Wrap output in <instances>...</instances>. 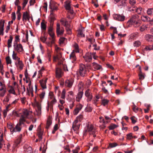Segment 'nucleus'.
<instances>
[{
    "mask_svg": "<svg viewBox=\"0 0 153 153\" xmlns=\"http://www.w3.org/2000/svg\"><path fill=\"white\" fill-rule=\"evenodd\" d=\"M45 94V91H43L42 92V93L39 95L40 98L42 100L44 98V96Z\"/></svg>",
    "mask_w": 153,
    "mask_h": 153,
    "instance_id": "4d7b16f0",
    "label": "nucleus"
},
{
    "mask_svg": "<svg viewBox=\"0 0 153 153\" xmlns=\"http://www.w3.org/2000/svg\"><path fill=\"white\" fill-rule=\"evenodd\" d=\"M13 39L12 36H10L9 39L7 40V46L8 48H10L12 46V42Z\"/></svg>",
    "mask_w": 153,
    "mask_h": 153,
    "instance_id": "c85d7f7f",
    "label": "nucleus"
},
{
    "mask_svg": "<svg viewBox=\"0 0 153 153\" xmlns=\"http://www.w3.org/2000/svg\"><path fill=\"white\" fill-rule=\"evenodd\" d=\"M144 50L146 51H151L153 50V45L146 46L144 48Z\"/></svg>",
    "mask_w": 153,
    "mask_h": 153,
    "instance_id": "09e8293b",
    "label": "nucleus"
},
{
    "mask_svg": "<svg viewBox=\"0 0 153 153\" xmlns=\"http://www.w3.org/2000/svg\"><path fill=\"white\" fill-rule=\"evenodd\" d=\"M52 117L50 116L48 117L47 120V121L46 126V128H48L52 124Z\"/></svg>",
    "mask_w": 153,
    "mask_h": 153,
    "instance_id": "4be33fe9",
    "label": "nucleus"
},
{
    "mask_svg": "<svg viewBox=\"0 0 153 153\" xmlns=\"http://www.w3.org/2000/svg\"><path fill=\"white\" fill-rule=\"evenodd\" d=\"M147 28V25H143L140 27V30L141 31L143 32L146 30Z\"/></svg>",
    "mask_w": 153,
    "mask_h": 153,
    "instance_id": "ea45409f",
    "label": "nucleus"
},
{
    "mask_svg": "<svg viewBox=\"0 0 153 153\" xmlns=\"http://www.w3.org/2000/svg\"><path fill=\"white\" fill-rule=\"evenodd\" d=\"M129 3L131 5H133L135 4L136 3V0H129Z\"/></svg>",
    "mask_w": 153,
    "mask_h": 153,
    "instance_id": "0e129e2a",
    "label": "nucleus"
},
{
    "mask_svg": "<svg viewBox=\"0 0 153 153\" xmlns=\"http://www.w3.org/2000/svg\"><path fill=\"white\" fill-rule=\"evenodd\" d=\"M130 25H132L134 26L135 27H137L140 26V23L137 20L136 21H135L133 23H131Z\"/></svg>",
    "mask_w": 153,
    "mask_h": 153,
    "instance_id": "4c0bfd02",
    "label": "nucleus"
},
{
    "mask_svg": "<svg viewBox=\"0 0 153 153\" xmlns=\"http://www.w3.org/2000/svg\"><path fill=\"white\" fill-rule=\"evenodd\" d=\"M118 127V126L115 124H112L108 126V128L110 130H113Z\"/></svg>",
    "mask_w": 153,
    "mask_h": 153,
    "instance_id": "79ce46f5",
    "label": "nucleus"
},
{
    "mask_svg": "<svg viewBox=\"0 0 153 153\" xmlns=\"http://www.w3.org/2000/svg\"><path fill=\"white\" fill-rule=\"evenodd\" d=\"M4 24V21L1 20L0 22V35L3 36L4 35L3 30Z\"/></svg>",
    "mask_w": 153,
    "mask_h": 153,
    "instance_id": "9b49d317",
    "label": "nucleus"
},
{
    "mask_svg": "<svg viewBox=\"0 0 153 153\" xmlns=\"http://www.w3.org/2000/svg\"><path fill=\"white\" fill-rule=\"evenodd\" d=\"M22 134H20L19 135L18 137L16 139V140L15 141V143L17 145L19 144L22 141Z\"/></svg>",
    "mask_w": 153,
    "mask_h": 153,
    "instance_id": "bb28decb",
    "label": "nucleus"
},
{
    "mask_svg": "<svg viewBox=\"0 0 153 153\" xmlns=\"http://www.w3.org/2000/svg\"><path fill=\"white\" fill-rule=\"evenodd\" d=\"M92 53H87L86 54L83 56V58L86 62H90L92 59Z\"/></svg>",
    "mask_w": 153,
    "mask_h": 153,
    "instance_id": "1a4fd4ad",
    "label": "nucleus"
},
{
    "mask_svg": "<svg viewBox=\"0 0 153 153\" xmlns=\"http://www.w3.org/2000/svg\"><path fill=\"white\" fill-rule=\"evenodd\" d=\"M10 89L8 90V92L10 94H12L15 95H16L14 88L12 86H10L9 87Z\"/></svg>",
    "mask_w": 153,
    "mask_h": 153,
    "instance_id": "473e14b6",
    "label": "nucleus"
},
{
    "mask_svg": "<svg viewBox=\"0 0 153 153\" xmlns=\"http://www.w3.org/2000/svg\"><path fill=\"white\" fill-rule=\"evenodd\" d=\"M113 16L114 19L121 22L123 21L125 18V17L124 15L119 14H114Z\"/></svg>",
    "mask_w": 153,
    "mask_h": 153,
    "instance_id": "39448f33",
    "label": "nucleus"
},
{
    "mask_svg": "<svg viewBox=\"0 0 153 153\" xmlns=\"http://www.w3.org/2000/svg\"><path fill=\"white\" fill-rule=\"evenodd\" d=\"M60 24L59 23H57L56 25V33L57 36H59V35L61 36L63 35L64 32V30L61 29L60 30Z\"/></svg>",
    "mask_w": 153,
    "mask_h": 153,
    "instance_id": "0eeeda50",
    "label": "nucleus"
},
{
    "mask_svg": "<svg viewBox=\"0 0 153 153\" xmlns=\"http://www.w3.org/2000/svg\"><path fill=\"white\" fill-rule=\"evenodd\" d=\"M146 12L148 15L153 16V8H148Z\"/></svg>",
    "mask_w": 153,
    "mask_h": 153,
    "instance_id": "c756f323",
    "label": "nucleus"
},
{
    "mask_svg": "<svg viewBox=\"0 0 153 153\" xmlns=\"http://www.w3.org/2000/svg\"><path fill=\"white\" fill-rule=\"evenodd\" d=\"M66 30L67 31V33L68 34H71L72 33V32L71 31V29L70 27L66 28Z\"/></svg>",
    "mask_w": 153,
    "mask_h": 153,
    "instance_id": "052dcab7",
    "label": "nucleus"
},
{
    "mask_svg": "<svg viewBox=\"0 0 153 153\" xmlns=\"http://www.w3.org/2000/svg\"><path fill=\"white\" fill-rule=\"evenodd\" d=\"M44 20H43L41 23V28L42 30H45L46 29V25L44 23Z\"/></svg>",
    "mask_w": 153,
    "mask_h": 153,
    "instance_id": "e433bc0d",
    "label": "nucleus"
},
{
    "mask_svg": "<svg viewBox=\"0 0 153 153\" xmlns=\"http://www.w3.org/2000/svg\"><path fill=\"white\" fill-rule=\"evenodd\" d=\"M29 113L27 110H24L23 112V114L20 117L19 120V122L15 126L14 128H12L11 130L13 131V132H19L21 130L22 125L24 124L25 121V118L28 117Z\"/></svg>",
    "mask_w": 153,
    "mask_h": 153,
    "instance_id": "f257e3e1",
    "label": "nucleus"
},
{
    "mask_svg": "<svg viewBox=\"0 0 153 153\" xmlns=\"http://www.w3.org/2000/svg\"><path fill=\"white\" fill-rule=\"evenodd\" d=\"M138 18V16L137 15H133L131 17L130 19L127 22V25H129L130 24L133 22L137 21Z\"/></svg>",
    "mask_w": 153,
    "mask_h": 153,
    "instance_id": "423d86ee",
    "label": "nucleus"
},
{
    "mask_svg": "<svg viewBox=\"0 0 153 153\" xmlns=\"http://www.w3.org/2000/svg\"><path fill=\"white\" fill-rule=\"evenodd\" d=\"M6 88L4 83V82H1L0 81V91Z\"/></svg>",
    "mask_w": 153,
    "mask_h": 153,
    "instance_id": "f704fd0d",
    "label": "nucleus"
},
{
    "mask_svg": "<svg viewBox=\"0 0 153 153\" xmlns=\"http://www.w3.org/2000/svg\"><path fill=\"white\" fill-rule=\"evenodd\" d=\"M141 44V42L139 41H135L134 43V47H138Z\"/></svg>",
    "mask_w": 153,
    "mask_h": 153,
    "instance_id": "49530a36",
    "label": "nucleus"
},
{
    "mask_svg": "<svg viewBox=\"0 0 153 153\" xmlns=\"http://www.w3.org/2000/svg\"><path fill=\"white\" fill-rule=\"evenodd\" d=\"M56 77L58 78H60L62 74V69L60 68H57L56 69Z\"/></svg>",
    "mask_w": 153,
    "mask_h": 153,
    "instance_id": "4468645a",
    "label": "nucleus"
},
{
    "mask_svg": "<svg viewBox=\"0 0 153 153\" xmlns=\"http://www.w3.org/2000/svg\"><path fill=\"white\" fill-rule=\"evenodd\" d=\"M20 36L19 35L16 36L15 37V40L13 44L15 43H18V42H20V39H19Z\"/></svg>",
    "mask_w": 153,
    "mask_h": 153,
    "instance_id": "37998d69",
    "label": "nucleus"
},
{
    "mask_svg": "<svg viewBox=\"0 0 153 153\" xmlns=\"http://www.w3.org/2000/svg\"><path fill=\"white\" fill-rule=\"evenodd\" d=\"M142 20L144 22H151V19L146 16H143L141 17Z\"/></svg>",
    "mask_w": 153,
    "mask_h": 153,
    "instance_id": "393cba45",
    "label": "nucleus"
},
{
    "mask_svg": "<svg viewBox=\"0 0 153 153\" xmlns=\"http://www.w3.org/2000/svg\"><path fill=\"white\" fill-rule=\"evenodd\" d=\"M70 59L72 60V62H74L76 60V58L75 56V51L74 50L72 52L71 54L70 55Z\"/></svg>",
    "mask_w": 153,
    "mask_h": 153,
    "instance_id": "b1692460",
    "label": "nucleus"
},
{
    "mask_svg": "<svg viewBox=\"0 0 153 153\" xmlns=\"http://www.w3.org/2000/svg\"><path fill=\"white\" fill-rule=\"evenodd\" d=\"M29 19L30 16L27 11L24 12L23 14V21H25L27 20H29Z\"/></svg>",
    "mask_w": 153,
    "mask_h": 153,
    "instance_id": "2eb2a0df",
    "label": "nucleus"
},
{
    "mask_svg": "<svg viewBox=\"0 0 153 153\" xmlns=\"http://www.w3.org/2000/svg\"><path fill=\"white\" fill-rule=\"evenodd\" d=\"M145 39L149 42H152L153 41V36L149 34H146L145 37Z\"/></svg>",
    "mask_w": 153,
    "mask_h": 153,
    "instance_id": "412c9836",
    "label": "nucleus"
},
{
    "mask_svg": "<svg viewBox=\"0 0 153 153\" xmlns=\"http://www.w3.org/2000/svg\"><path fill=\"white\" fill-rule=\"evenodd\" d=\"M45 70V68L43 67H42L41 69L39 71V78H40L41 76H42V72Z\"/></svg>",
    "mask_w": 153,
    "mask_h": 153,
    "instance_id": "a19ab883",
    "label": "nucleus"
},
{
    "mask_svg": "<svg viewBox=\"0 0 153 153\" xmlns=\"http://www.w3.org/2000/svg\"><path fill=\"white\" fill-rule=\"evenodd\" d=\"M85 110L88 112H91L92 110V108L90 106H88L85 108Z\"/></svg>",
    "mask_w": 153,
    "mask_h": 153,
    "instance_id": "e2e57ef3",
    "label": "nucleus"
},
{
    "mask_svg": "<svg viewBox=\"0 0 153 153\" xmlns=\"http://www.w3.org/2000/svg\"><path fill=\"white\" fill-rule=\"evenodd\" d=\"M87 127V129L86 130V132H91L94 129L93 126L92 125H88Z\"/></svg>",
    "mask_w": 153,
    "mask_h": 153,
    "instance_id": "72a5a7b5",
    "label": "nucleus"
},
{
    "mask_svg": "<svg viewBox=\"0 0 153 153\" xmlns=\"http://www.w3.org/2000/svg\"><path fill=\"white\" fill-rule=\"evenodd\" d=\"M117 146V144L116 143H110L109 144L108 148H109V147L111 148H113L116 147Z\"/></svg>",
    "mask_w": 153,
    "mask_h": 153,
    "instance_id": "8fccbe9b",
    "label": "nucleus"
},
{
    "mask_svg": "<svg viewBox=\"0 0 153 153\" xmlns=\"http://www.w3.org/2000/svg\"><path fill=\"white\" fill-rule=\"evenodd\" d=\"M66 91L65 89H63L62 92L61 98L62 99H65V94Z\"/></svg>",
    "mask_w": 153,
    "mask_h": 153,
    "instance_id": "5fc2aeb1",
    "label": "nucleus"
},
{
    "mask_svg": "<svg viewBox=\"0 0 153 153\" xmlns=\"http://www.w3.org/2000/svg\"><path fill=\"white\" fill-rule=\"evenodd\" d=\"M87 71L85 65L82 64L79 65V68L78 74L82 76H85Z\"/></svg>",
    "mask_w": 153,
    "mask_h": 153,
    "instance_id": "7ed1b4c3",
    "label": "nucleus"
},
{
    "mask_svg": "<svg viewBox=\"0 0 153 153\" xmlns=\"http://www.w3.org/2000/svg\"><path fill=\"white\" fill-rule=\"evenodd\" d=\"M12 57L13 60H16L17 61L20 60V58L17 56V53H16L14 51H13Z\"/></svg>",
    "mask_w": 153,
    "mask_h": 153,
    "instance_id": "5701e85b",
    "label": "nucleus"
},
{
    "mask_svg": "<svg viewBox=\"0 0 153 153\" xmlns=\"http://www.w3.org/2000/svg\"><path fill=\"white\" fill-rule=\"evenodd\" d=\"M92 64L93 67L95 69L97 70H100L102 68V67L100 65H98L95 62H93Z\"/></svg>",
    "mask_w": 153,
    "mask_h": 153,
    "instance_id": "cd10ccee",
    "label": "nucleus"
},
{
    "mask_svg": "<svg viewBox=\"0 0 153 153\" xmlns=\"http://www.w3.org/2000/svg\"><path fill=\"white\" fill-rule=\"evenodd\" d=\"M71 1L69 0H68L65 2V9L67 10H70L71 9Z\"/></svg>",
    "mask_w": 153,
    "mask_h": 153,
    "instance_id": "aec40b11",
    "label": "nucleus"
},
{
    "mask_svg": "<svg viewBox=\"0 0 153 153\" xmlns=\"http://www.w3.org/2000/svg\"><path fill=\"white\" fill-rule=\"evenodd\" d=\"M49 95L51 99H53L54 97H54L53 93L52 92H50L49 93Z\"/></svg>",
    "mask_w": 153,
    "mask_h": 153,
    "instance_id": "bf43d9fd",
    "label": "nucleus"
},
{
    "mask_svg": "<svg viewBox=\"0 0 153 153\" xmlns=\"http://www.w3.org/2000/svg\"><path fill=\"white\" fill-rule=\"evenodd\" d=\"M17 62L18 66L20 70H22L23 67V65L22 61L20 60Z\"/></svg>",
    "mask_w": 153,
    "mask_h": 153,
    "instance_id": "7c9ffc66",
    "label": "nucleus"
},
{
    "mask_svg": "<svg viewBox=\"0 0 153 153\" xmlns=\"http://www.w3.org/2000/svg\"><path fill=\"white\" fill-rule=\"evenodd\" d=\"M0 91H1L0 92V96L1 97H3L4 96L6 92V88Z\"/></svg>",
    "mask_w": 153,
    "mask_h": 153,
    "instance_id": "a18cd8bd",
    "label": "nucleus"
},
{
    "mask_svg": "<svg viewBox=\"0 0 153 153\" xmlns=\"http://www.w3.org/2000/svg\"><path fill=\"white\" fill-rule=\"evenodd\" d=\"M83 94L82 91H80L78 92L76 98V101L79 102L82 97Z\"/></svg>",
    "mask_w": 153,
    "mask_h": 153,
    "instance_id": "dca6fc26",
    "label": "nucleus"
},
{
    "mask_svg": "<svg viewBox=\"0 0 153 153\" xmlns=\"http://www.w3.org/2000/svg\"><path fill=\"white\" fill-rule=\"evenodd\" d=\"M74 82V79L71 78L69 79L66 80L65 82V85L69 88H71Z\"/></svg>",
    "mask_w": 153,
    "mask_h": 153,
    "instance_id": "9d476101",
    "label": "nucleus"
},
{
    "mask_svg": "<svg viewBox=\"0 0 153 153\" xmlns=\"http://www.w3.org/2000/svg\"><path fill=\"white\" fill-rule=\"evenodd\" d=\"M78 34L80 35L82 37H84L85 36L84 34L83 33L81 30H79Z\"/></svg>",
    "mask_w": 153,
    "mask_h": 153,
    "instance_id": "338daca9",
    "label": "nucleus"
},
{
    "mask_svg": "<svg viewBox=\"0 0 153 153\" xmlns=\"http://www.w3.org/2000/svg\"><path fill=\"white\" fill-rule=\"evenodd\" d=\"M80 126V124H79V126H78L76 127H72V128H73V130L76 132V133H78V131L79 129V127Z\"/></svg>",
    "mask_w": 153,
    "mask_h": 153,
    "instance_id": "864d4df0",
    "label": "nucleus"
},
{
    "mask_svg": "<svg viewBox=\"0 0 153 153\" xmlns=\"http://www.w3.org/2000/svg\"><path fill=\"white\" fill-rule=\"evenodd\" d=\"M74 47L75 49V52H76V53H79V50L78 45L76 43H75L74 45Z\"/></svg>",
    "mask_w": 153,
    "mask_h": 153,
    "instance_id": "58836bf2",
    "label": "nucleus"
},
{
    "mask_svg": "<svg viewBox=\"0 0 153 153\" xmlns=\"http://www.w3.org/2000/svg\"><path fill=\"white\" fill-rule=\"evenodd\" d=\"M102 104L104 106L108 105L109 102V100L106 99H104L102 100Z\"/></svg>",
    "mask_w": 153,
    "mask_h": 153,
    "instance_id": "c9c22d12",
    "label": "nucleus"
},
{
    "mask_svg": "<svg viewBox=\"0 0 153 153\" xmlns=\"http://www.w3.org/2000/svg\"><path fill=\"white\" fill-rule=\"evenodd\" d=\"M7 126L10 129V131L11 132H13V131L11 130L12 128H14L12 126V124L11 123H10L9 124H8Z\"/></svg>",
    "mask_w": 153,
    "mask_h": 153,
    "instance_id": "69168bd1",
    "label": "nucleus"
},
{
    "mask_svg": "<svg viewBox=\"0 0 153 153\" xmlns=\"http://www.w3.org/2000/svg\"><path fill=\"white\" fill-rule=\"evenodd\" d=\"M85 94L86 97H87V101H91L92 99L93 96L90 89H88L85 92Z\"/></svg>",
    "mask_w": 153,
    "mask_h": 153,
    "instance_id": "20e7f679",
    "label": "nucleus"
},
{
    "mask_svg": "<svg viewBox=\"0 0 153 153\" xmlns=\"http://www.w3.org/2000/svg\"><path fill=\"white\" fill-rule=\"evenodd\" d=\"M20 100L22 103L23 104H25L26 101V98L25 97L21 98H20Z\"/></svg>",
    "mask_w": 153,
    "mask_h": 153,
    "instance_id": "774afa93",
    "label": "nucleus"
},
{
    "mask_svg": "<svg viewBox=\"0 0 153 153\" xmlns=\"http://www.w3.org/2000/svg\"><path fill=\"white\" fill-rule=\"evenodd\" d=\"M82 107V106L81 104H79L77 105L76 108L74 109L73 111V114L74 115H76L81 110Z\"/></svg>",
    "mask_w": 153,
    "mask_h": 153,
    "instance_id": "ddd939ff",
    "label": "nucleus"
},
{
    "mask_svg": "<svg viewBox=\"0 0 153 153\" xmlns=\"http://www.w3.org/2000/svg\"><path fill=\"white\" fill-rule=\"evenodd\" d=\"M56 15L54 14L52 12H51L50 16V22L51 23H52L54 22L55 19Z\"/></svg>",
    "mask_w": 153,
    "mask_h": 153,
    "instance_id": "a878e982",
    "label": "nucleus"
},
{
    "mask_svg": "<svg viewBox=\"0 0 153 153\" xmlns=\"http://www.w3.org/2000/svg\"><path fill=\"white\" fill-rule=\"evenodd\" d=\"M3 137V135L2 134L0 137V148H2V145L4 142Z\"/></svg>",
    "mask_w": 153,
    "mask_h": 153,
    "instance_id": "de8ad7c7",
    "label": "nucleus"
},
{
    "mask_svg": "<svg viewBox=\"0 0 153 153\" xmlns=\"http://www.w3.org/2000/svg\"><path fill=\"white\" fill-rule=\"evenodd\" d=\"M65 38V37H61L59 39V43L60 44H62L64 43Z\"/></svg>",
    "mask_w": 153,
    "mask_h": 153,
    "instance_id": "13d9d810",
    "label": "nucleus"
},
{
    "mask_svg": "<svg viewBox=\"0 0 153 153\" xmlns=\"http://www.w3.org/2000/svg\"><path fill=\"white\" fill-rule=\"evenodd\" d=\"M77 120H78L79 122H81L83 119V116L82 115H79L76 117Z\"/></svg>",
    "mask_w": 153,
    "mask_h": 153,
    "instance_id": "6e6d98bb",
    "label": "nucleus"
},
{
    "mask_svg": "<svg viewBox=\"0 0 153 153\" xmlns=\"http://www.w3.org/2000/svg\"><path fill=\"white\" fill-rule=\"evenodd\" d=\"M50 8L51 9L52 11L53 10H57V7L55 6L53 4L50 2Z\"/></svg>",
    "mask_w": 153,
    "mask_h": 153,
    "instance_id": "2f4dec72",
    "label": "nucleus"
},
{
    "mask_svg": "<svg viewBox=\"0 0 153 153\" xmlns=\"http://www.w3.org/2000/svg\"><path fill=\"white\" fill-rule=\"evenodd\" d=\"M57 102V100H56L55 97H54L53 99H52V100L50 102V103L48 102V109L49 107L51 108H52L53 104Z\"/></svg>",
    "mask_w": 153,
    "mask_h": 153,
    "instance_id": "f3484780",
    "label": "nucleus"
},
{
    "mask_svg": "<svg viewBox=\"0 0 153 153\" xmlns=\"http://www.w3.org/2000/svg\"><path fill=\"white\" fill-rule=\"evenodd\" d=\"M25 151L27 153H32V148L30 146L27 145H25L24 146Z\"/></svg>",
    "mask_w": 153,
    "mask_h": 153,
    "instance_id": "a211bd4d",
    "label": "nucleus"
},
{
    "mask_svg": "<svg viewBox=\"0 0 153 153\" xmlns=\"http://www.w3.org/2000/svg\"><path fill=\"white\" fill-rule=\"evenodd\" d=\"M13 47L14 51L20 54L22 53L24 51L23 46L20 43H15V44H13Z\"/></svg>",
    "mask_w": 153,
    "mask_h": 153,
    "instance_id": "f03ea898",
    "label": "nucleus"
},
{
    "mask_svg": "<svg viewBox=\"0 0 153 153\" xmlns=\"http://www.w3.org/2000/svg\"><path fill=\"white\" fill-rule=\"evenodd\" d=\"M47 80V78H45V79H42L39 81V83L40 85L43 89H45L46 88V83Z\"/></svg>",
    "mask_w": 153,
    "mask_h": 153,
    "instance_id": "f8f14e48",
    "label": "nucleus"
},
{
    "mask_svg": "<svg viewBox=\"0 0 153 153\" xmlns=\"http://www.w3.org/2000/svg\"><path fill=\"white\" fill-rule=\"evenodd\" d=\"M145 74L143 73L141 71V67H139V71L138 73V76L139 77V79L140 80H142L144 79L145 78Z\"/></svg>",
    "mask_w": 153,
    "mask_h": 153,
    "instance_id": "6ab92c4d",
    "label": "nucleus"
},
{
    "mask_svg": "<svg viewBox=\"0 0 153 153\" xmlns=\"http://www.w3.org/2000/svg\"><path fill=\"white\" fill-rule=\"evenodd\" d=\"M127 139L128 140H131L133 138L132 133H131L128 134L126 135Z\"/></svg>",
    "mask_w": 153,
    "mask_h": 153,
    "instance_id": "3c124183",
    "label": "nucleus"
},
{
    "mask_svg": "<svg viewBox=\"0 0 153 153\" xmlns=\"http://www.w3.org/2000/svg\"><path fill=\"white\" fill-rule=\"evenodd\" d=\"M61 53H58V54L56 56H54L53 57V60L54 61H55L56 60L59 59L60 58Z\"/></svg>",
    "mask_w": 153,
    "mask_h": 153,
    "instance_id": "603ef678",
    "label": "nucleus"
},
{
    "mask_svg": "<svg viewBox=\"0 0 153 153\" xmlns=\"http://www.w3.org/2000/svg\"><path fill=\"white\" fill-rule=\"evenodd\" d=\"M99 119L100 120L99 122L100 123H104V124L105 123H108V121H106L105 122L104 121V119L103 118V117H99Z\"/></svg>",
    "mask_w": 153,
    "mask_h": 153,
    "instance_id": "680f3d73",
    "label": "nucleus"
},
{
    "mask_svg": "<svg viewBox=\"0 0 153 153\" xmlns=\"http://www.w3.org/2000/svg\"><path fill=\"white\" fill-rule=\"evenodd\" d=\"M32 105L36 111L35 114L36 115H38V102L36 98L34 99V102L32 103Z\"/></svg>",
    "mask_w": 153,
    "mask_h": 153,
    "instance_id": "6e6552de",
    "label": "nucleus"
},
{
    "mask_svg": "<svg viewBox=\"0 0 153 153\" xmlns=\"http://www.w3.org/2000/svg\"><path fill=\"white\" fill-rule=\"evenodd\" d=\"M6 62L7 64H11L12 61L10 57L8 56H7L6 58Z\"/></svg>",
    "mask_w": 153,
    "mask_h": 153,
    "instance_id": "c03bdc74",
    "label": "nucleus"
}]
</instances>
